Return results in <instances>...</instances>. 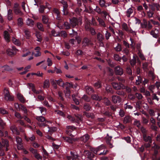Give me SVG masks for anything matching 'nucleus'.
<instances>
[{"mask_svg": "<svg viewBox=\"0 0 160 160\" xmlns=\"http://www.w3.org/2000/svg\"><path fill=\"white\" fill-rule=\"evenodd\" d=\"M4 99L7 101H12L14 100V97L11 95L8 89L5 88L3 91Z\"/></svg>", "mask_w": 160, "mask_h": 160, "instance_id": "f257e3e1", "label": "nucleus"}, {"mask_svg": "<svg viewBox=\"0 0 160 160\" xmlns=\"http://www.w3.org/2000/svg\"><path fill=\"white\" fill-rule=\"evenodd\" d=\"M1 144V145H0V156H2L4 155V153L2 149L3 147H5L6 148V150L7 151L8 150L7 148L9 145L8 142L7 140H2V143Z\"/></svg>", "mask_w": 160, "mask_h": 160, "instance_id": "f03ea898", "label": "nucleus"}, {"mask_svg": "<svg viewBox=\"0 0 160 160\" xmlns=\"http://www.w3.org/2000/svg\"><path fill=\"white\" fill-rule=\"evenodd\" d=\"M69 21L70 25L72 28L75 27L79 24H82V22L80 19H78L75 18L70 19Z\"/></svg>", "mask_w": 160, "mask_h": 160, "instance_id": "7ed1b4c3", "label": "nucleus"}, {"mask_svg": "<svg viewBox=\"0 0 160 160\" xmlns=\"http://www.w3.org/2000/svg\"><path fill=\"white\" fill-rule=\"evenodd\" d=\"M13 9L14 12L16 14L19 15L20 16H22L23 15V12L19 7V4L17 3H14Z\"/></svg>", "mask_w": 160, "mask_h": 160, "instance_id": "20e7f679", "label": "nucleus"}, {"mask_svg": "<svg viewBox=\"0 0 160 160\" xmlns=\"http://www.w3.org/2000/svg\"><path fill=\"white\" fill-rule=\"evenodd\" d=\"M113 88L116 90H120L121 89H124L125 86L121 82L118 83L116 82H113L112 83Z\"/></svg>", "mask_w": 160, "mask_h": 160, "instance_id": "39448f33", "label": "nucleus"}, {"mask_svg": "<svg viewBox=\"0 0 160 160\" xmlns=\"http://www.w3.org/2000/svg\"><path fill=\"white\" fill-rule=\"evenodd\" d=\"M36 119L38 122V124L39 126H46V124L44 122H46V121L44 117L42 116H37L36 117Z\"/></svg>", "mask_w": 160, "mask_h": 160, "instance_id": "423d86ee", "label": "nucleus"}, {"mask_svg": "<svg viewBox=\"0 0 160 160\" xmlns=\"http://www.w3.org/2000/svg\"><path fill=\"white\" fill-rule=\"evenodd\" d=\"M18 50L14 46H12V49L8 48L7 50V53L9 56H12L16 54Z\"/></svg>", "mask_w": 160, "mask_h": 160, "instance_id": "0eeeda50", "label": "nucleus"}, {"mask_svg": "<svg viewBox=\"0 0 160 160\" xmlns=\"http://www.w3.org/2000/svg\"><path fill=\"white\" fill-rule=\"evenodd\" d=\"M159 29L155 28L151 31L150 34L153 37L157 38L159 36Z\"/></svg>", "mask_w": 160, "mask_h": 160, "instance_id": "6e6552de", "label": "nucleus"}, {"mask_svg": "<svg viewBox=\"0 0 160 160\" xmlns=\"http://www.w3.org/2000/svg\"><path fill=\"white\" fill-rule=\"evenodd\" d=\"M92 44V43L90 40L87 38H83L82 43V46H86Z\"/></svg>", "mask_w": 160, "mask_h": 160, "instance_id": "1a4fd4ad", "label": "nucleus"}, {"mask_svg": "<svg viewBox=\"0 0 160 160\" xmlns=\"http://www.w3.org/2000/svg\"><path fill=\"white\" fill-rule=\"evenodd\" d=\"M122 99L119 96L113 95L112 97V101L114 103H119L121 101Z\"/></svg>", "mask_w": 160, "mask_h": 160, "instance_id": "9d476101", "label": "nucleus"}, {"mask_svg": "<svg viewBox=\"0 0 160 160\" xmlns=\"http://www.w3.org/2000/svg\"><path fill=\"white\" fill-rule=\"evenodd\" d=\"M16 141L17 143V148L18 149H23L22 146V139L18 137H17L16 138Z\"/></svg>", "mask_w": 160, "mask_h": 160, "instance_id": "9b49d317", "label": "nucleus"}, {"mask_svg": "<svg viewBox=\"0 0 160 160\" xmlns=\"http://www.w3.org/2000/svg\"><path fill=\"white\" fill-rule=\"evenodd\" d=\"M115 72L116 74L121 75L123 73V69L119 66H117L115 67Z\"/></svg>", "mask_w": 160, "mask_h": 160, "instance_id": "f8f14e48", "label": "nucleus"}, {"mask_svg": "<svg viewBox=\"0 0 160 160\" xmlns=\"http://www.w3.org/2000/svg\"><path fill=\"white\" fill-rule=\"evenodd\" d=\"M71 156H68L67 158L68 160H76V158L78 157V155L75 154L74 152H70Z\"/></svg>", "mask_w": 160, "mask_h": 160, "instance_id": "ddd939ff", "label": "nucleus"}, {"mask_svg": "<svg viewBox=\"0 0 160 160\" xmlns=\"http://www.w3.org/2000/svg\"><path fill=\"white\" fill-rule=\"evenodd\" d=\"M149 6L151 7V9L153 11L155 10L154 7H156L157 11H159L160 9V5L158 3H154L152 5H150Z\"/></svg>", "mask_w": 160, "mask_h": 160, "instance_id": "4468645a", "label": "nucleus"}, {"mask_svg": "<svg viewBox=\"0 0 160 160\" xmlns=\"http://www.w3.org/2000/svg\"><path fill=\"white\" fill-rule=\"evenodd\" d=\"M62 138L65 141L70 143H72L73 141L76 140V139L72 138L69 137H63Z\"/></svg>", "mask_w": 160, "mask_h": 160, "instance_id": "2eb2a0df", "label": "nucleus"}, {"mask_svg": "<svg viewBox=\"0 0 160 160\" xmlns=\"http://www.w3.org/2000/svg\"><path fill=\"white\" fill-rule=\"evenodd\" d=\"M26 23L27 25L30 27H33L34 24V21L29 18H28L27 19Z\"/></svg>", "mask_w": 160, "mask_h": 160, "instance_id": "dca6fc26", "label": "nucleus"}, {"mask_svg": "<svg viewBox=\"0 0 160 160\" xmlns=\"http://www.w3.org/2000/svg\"><path fill=\"white\" fill-rule=\"evenodd\" d=\"M4 37L5 41L8 42L9 41L10 36L8 32L5 31L4 32Z\"/></svg>", "mask_w": 160, "mask_h": 160, "instance_id": "f3484780", "label": "nucleus"}, {"mask_svg": "<svg viewBox=\"0 0 160 160\" xmlns=\"http://www.w3.org/2000/svg\"><path fill=\"white\" fill-rule=\"evenodd\" d=\"M84 153L88 156V160H92L91 159V158L93 157L94 155L93 153L89 152L88 151L85 150L84 151Z\"/></svg>", "mask_w": 160, "mask_h": 160, "instance_id": "a211bd4d", "label": "nucleus"}, {"mask_svg": "<svg viewBox=\"0 0 160 160\" xmlns=\"http://www.w3.org/2000/svg\"><path fill=\"white\" fill-rule=\"evenodd\" d=\"M91 98L93 100L99 101L102 99V97L101 96H98V95L94 94L91 96Z\"/></svg>", "mask_w": 160, "mask_h": 160, "instance_id": "6ab92c4d", "label": "nucleus"}, {"mask_svg": "<svg viewBox=\"0 0 160 160\" xmlns=\"http://www.w3.org/2000/svg\"><path fill=\"white\" fill-rule=\"evenodd\" d=\"M10 129L13 133L17 135L19 134V132L17 130L16 127L15 125H12L10 127Z\"/></svg>", "mask_w": 160, "mask_h": 160, "instance_id": "aec40b11", "label": "nucleus"}, {"mask_svg": "<svg viewBox=\"0 0 160 160\" xmlns=\"http://www.w3.org/2000/svg\"><path fill=\"white\" fill-rule=\"evenodd\" d=\"M57 84L61 87L64 88L65 87V84L64 82L62 80L61 78H60L58 80H56Z\"/></svg>", "mask_w": 160, "mask_h": 160, "instance_id": "412c9836", "label": "nucleus"}, {"mask_svg": "<svg viewBox=\"0 0 160 160\" xmlns=\"http://www.w3.org/2000/svg\"><path fill=\"white\" fill-rule=\"evenodd\" d=\"M85 89L87 93L89 94H92L94 92L92 88L91 87L86 86L85 87Z\"/></svg>", "mask_w": 160, "mask_h": 160, "instance_id": "4be33fe9", "label": "nucleus"}, {"mask_svg": "<svg viewBox=\"0 0 160 160\" xmlns=\"http://www.w3.org/2000/svg\"><path fill=\"white\" fill-rule=\"evenodd\" d=\"M97 39L100 42L102 41L104 39L103 35L100 32H98L97 34Z\"/></svg>", "mask_w": 160, "mask_h": 160, "instance_id": "5701e85b", "label": "nucleus"}, {"mask_svg": "<svg viewBox=\"0 0 160 160\" xmlns=\"http://www.w3.org/2000/svg\"><path fill=\"white\" fill-rule=\"evenodd\" d=\"M40 110L41 113L42 115H45L46 114L47 109L46 108L41 107L38 108Z\"/></svg>", "mask_w": 160, "mask_h": 160, "instance_id": "b1692460", "label": "nucleus"}, {"mask_svg": "<svg viewBox=\"0 0 160 160\" xmlns=\"http://www.w3.org/2000/svg\"><path fill=\"white\" fill-rule=\"evenodd\" d=\"M133 12V10L131 8H129L128 9L126 12V15L129 18L130 17L131 15Z\"/></svg>", "mask_w": 160, "mask_h": 160, "instance_id": "393cba45", "label": "nucleus"}, {"mask_svg": "<svg viewBox=\"0 0 160 160\" xmlns=\"http://www.w3.org/2000/svg\"><path fill=\"white\" fill-rule=\"evenodd\" d=\"M18 99L22 103H23L25 101V99L23 95L20 93H18L17 95Z\"/></svg>", "mask_w": 160, "mask_h": 160, "instance_id": "a878e982", "label": "nucleus"}, {"mask_svg": "<svg viewBox=\"0 0 160 160\" xmlns=\"http://www.w3.org/2000/svg\"><path fill=\"white\" fill-rule=\"evenodd\" d=\"M89 139V136L88 134H86L81 138V140L84 142H86Z\"/></svg>", "mask_w": 160, "mask_h": 160, "instance_id": "bb28decb", "label": "nucleus"}, {"mask_svg": "<svg viewBox=\"0 0 160 160\" xmlns=\"http://www.w3.org/2000/svg\"><path fill=\"white\" fill-rule=\"evenodd\" d=\"M50 86L49 80V79H47L45 80L43 83V87L44 88H48Z\"/></svg>", "mask_w": 160, "mask_h": 160, "instance_id": "cd10ccee", "label": "nucleus"}, {"mask_svg": "<svg viewBox=\"0 0 160 160\" xmlns=\"http://www.w3.org/2000/svg\"><path fill=\"white\" fill-rule=\"evenodd\" d=\"M83 115H85L88 118H94V115L92 113H89L84 112Z\"/></svg>", "mask_w": 160, "mask_h": 160, "instance_id": "c85d7f7f", "label": "nucleus"}, {"mask_svg": "<svg viewBox=\"0 0 160 160\" xmlns=\"http://www.w3.org/2000/svg\"><path fill=\"white\" fill-rule=\"evenodd\" d=\"M131 121V119L130 116H126L124 118L123 122L125 123H127L130 122Z\"/></svg>", "mask_w": 160, "mask_h": 160, "instance_id": "c756f323", "label": "nucleus"}, {"mask_svg": "<svg viewBox=\"0 0 160 160\" xmlns=\"http://www.w3.org/2000/svg\"><path fill=\"white\" fill-rule=\"evenodd\" d=\"M143 138L145 142H151V138L149 136H147L146 135H143Z\"/></svg>", "mask_w": 160, "mask_h": 160, "instance_id": "7c9ffc66", "label": "nucleus"}, {"mask_svg": "<svg viewBox=\"0 0 160 160\" xmlns=\"http://www.w3.org/2000/svg\"><path fill=\"white\" fill-rule=\"evenodd\" d=\"M12 42L15 45L17 46H19L20 45L21 43L19 40L17 39L14 38H12Z\"/></svg>", "mask_w": 160, "mask_h": 160, "instance_id": "2f4dec72", "label": "nucleus"}, {"mask_svg": "<svg viewBox=\"0 0 160 160\" xmlns=\"http://www.w3.org/2000/svg\"><path fill=\"white\" fill-rule=\"evenodd\" d=\"M65 86H66V88L67 90L69 89V88H74L73 85L72 84V83L66 82L64 83Z\"/></svg>", "mask_w": 160, "mask_h": 160, "instance_id": "473e14b6", "label": "nucleus"}, {"mask_svg": "<svg viewBox=\"0 0 160 160\" xmlns=\"http://www.w3.org/2000/svg\"><path fill=\"white\" fill-rule=\"evenodd\" d=\"M1 69L2 72L5 71H9L11 69L10 67L8 66H3L1 68Z\"/></svg>", "mask_w": 160, "mask_h": 160, "instance_id": "72a5a7b5", "label": "nucleus"}, {"mask_svg": "<svg viewBox=\"0 0 160 160\" xmlns=\"http://www.w3.org/2000/svg\"><path fill=\"white\" fill-rule=\"evenodd\" d=\"M94 86L97 88H101L102 87L101 82L100 81H98L94 84Z\"/></svg>", "mask_w": 160, "mask_h": 160, "instance_id": "f704fd0d", "label": "nucleus"}, {"mask_svg": "<svg viewBox=\"0 0 160 160\" xmlns=\"http://www.w3.org/2000/svg\"><path fill=\"white\" fill-rule=\"evenodd\" d=\"M36 36L37 39V41L40 42L42 40V38L40 33L39 32H36Z\"/></svg>", "mask_w": 160, "mask_h": 160, "instance_id": "c9c22d12", "label": "nucleus"}, {"mask_svg": "<svg viewBox=\"0 0 160 160\" xmlns=\"http://www.w3.org/2000/svg\"><path fill=\"white\" fill-rule=\"evenodd\" d=\"M42 21L43 23L47 24L48 21V16L46 15H43L42 16Z\"/></svg>", "mask_w": 160, "mask_h": 160, "instance_id": "e433bc0d", "label": "nucleus"}, {"mask_svg": "<svg viewBox=\"0 0 160 160\" xmlns=\"http://www.w3.org/2000/svg\"><path fill=\"white\" fill-rule=\"evenodd\" d=\"M97 20L99 22V24L101 26H102L103 27H105V24L104 22L102 19L98 18L97 19Z\"/></svg>", "mask_w": 160, "mask_h": 160, "instance_id": "4c0bfd02", "label": "nucleus"}, {"mask_svg": "<svg viewBox=\"0 0 160 160\" xmlns=\"http://www.w3.org/2000/svg\"><path fill=\"white\" fill-rule=\"evenodd\" d=\"M49 129L48 130V132L50 134H51L53 132L56 131L57 130V128L55 127H48Z\"/></svg>", "mask_w": 160, "mask_h": 160, "instance_id": "58836bf2", "label": "nucleus"}, {"mask_svg": "<svg viewBox=\"0 0 160 160\" xmlns=\"http://www.w3.org/2000/svg\"><path fill=\"white\" fill-rule=\"evenodd\" d=\"M122 29L125 30L127 32H128L129 31L128 27V26L127 24L126 23H123L122 25Z\"/></svg>", "mask_w": 160, "mask_h": 160, "instance_id": "ea45409f", "label": "nucleus"}, {"mask_svg": "<svg viewBox=\"0 0 160 160\" xmlns=\"http://www.w3.org/2000/svg\"><path fill=\"white\" fill-rule=\"evenodd\" d=\"M154 13L153 11H151V10H149L147 12V15L149 18L153 17Z\"/></svg>", "mask_w": 160, "mask_h": 160, "instance_id": "a19ab883", "label": "nucleus"}, {"mask_svg": "<svg viewBox=\"0 0 160 160\" xmlns=\"http://www.w3.org/2000/svg\"><path fill=\"white\" fill-rule=\"evenodd\" d=\"M71 25L68 22H64L63 24V26L66 29H68L70 28Z\"/></svg>", "mask_w": 160, "mask_h": 160, "instance_id": "79ce46f5", "label": "nucleus"}, {"mask_svg": "<svg viewBox=\"0 0 160 160\" xmlns=\"http://www.w3.org/2000/svg\"><path fill=\"white\" fill-rule=\"evenodd\" d=\"M37 27L39 30L42 31H44V29L41 23L38 22L37 23Z\"/></svg>", "mask_w": 160, "mask_h": 160, "instance_id": "37998d69", "label": "nucleus"}, {"mask_svg": "<svg viewBox=\"0 0 160 160\" xmlns=\"http://www.w3.org/2000/svg\"><path fill=\"white\" fill-rule=\"evenodd\" d=\"M59 36L63 37L64 38H65L67 37V34L65 31H61L59 33Z\"/></svg>", "mask_w": 160, "mask_h": 160, "instance_id": "c03bdc74", "label": "nucleus"}, {"mask_svg": "<svg viewBox=\"0 0 160 160\" xmlns=\"http://www.w3.org/2000/svg\"><path fill=\"white\" fill-rule=\"evenodd\" d=\"M150 21L153 23L154 25H156V27H159L160 26V24L158 21H156L153 20V19H151Z\"/></svg>", "mask_w": 160, "mask_h": 160, "instance_id": "a18cd8bd", "label": "nucleus"}, {"mask_svg": "<svg viewBox=\"0 0 160 160\" xmlns=\"http://www.w3.org/2000/svg\"><path fill=\"white\" fill-rule=\"evenodd\" d=\"M114 49L116 51H120L122 50L121 45L118 43L117 46L114 48Z\"/></svg>", "mask_w": 160, "mask_h": 160, "instance_id": "49530a36", "label": "nucleus"}, {"mask_svg": "<svg viewBox=\"0 0 160 160\" xmlns=\"http://www.w3.org/2000/svg\"><path fill=\"white\" fill-rule=\"evenodd\" d=\"M83 107L84 109L87 111L90 110L91 108L90 106L87 103H85L84 104Z\"/></svg>", "mask_w": 160, "mask_h": 160, "instance_id": "de8ad7c7", "label": "nucleus"}, {"mask_svg": "<svg viewBox=\"0 0 160 160\" xmlns=\"http://www.w3.org/2000/svg\"><path fill=\"white\" fill-rule=\"evenodd\" d=\"M61 3L63 5V8H64V10H65L66 8H67L68 6L66 2L62 0L61 1Z\"/></svg>", "mask_w": 160, "mask_h": 160, "instance_id": "09e8293b", "label": "nucleus"}, {"mask_svg": "<svg viewBox=\"0 0 160 160\" xmlns=\"http://www.w3.org/2000/svg\"><path fill=\"white\" fill-rule=\"evenodd\" d=\"M143 23L141 24V25L142 28H147L148 22L145 19H144L143 20Z\"/></svg>", "mask_w": 160, "mask_h": 160, "instance_id": "8fccbe9b", "label": "nucleus"}, {"mask_svg": "<svg viewBox=\"0 0 160 160\" xmlns=\"http://www.w3.org/2000/svg\"><path fill=\"white\" fill-rule=\"evenodd\" d=\"M89 31L92 35H95L96 34L95 30L92 28H90L89 29Z\"/></svg>", "mask_w": 160, "mask_h": 160, "instance_id": "3c124183", "label": "nucleus"}, {"mask_svg": "<svg viewBox=\"0 0 160 160\" xmlns=\"http://www.w3.org/2000/svg\"><path fill=\"white\" fill-rule=\"evenodd\" d=\"M23 24V20L22 18H19L18 20V26H21Z\"/></svg>", "mask_w": 160, "mask_h": 160, "instance_id": "603ef678", "label": "nucleus"}, {"mask_svg": "<svg viewBox=\"0 0 160 160\" xmlns=\"http://www.w3.org/2000/svg\"><path fill=\"white\" fill-rule=\"evenodd\" d=\"M136 62V59L134 56H133V58L130 61L131 65L132 66H134Z\"/></svg>", "mask_w": 160, "mask_h": 160, "instance_id": "864d4df0", "label": "nucleus"}, {"mask_svg": "<svg viewBox=\"0 0 160 160\" xmlns=\"http://www.w3.org/2000/svg\"><path fill=\"white\" fill-rule=\"evenodd\" d=\"M24 32L27 38H28L30 36V32L28 29H25Z\"/></svg>", "mask_w": 160, "mask_h": 160, "instance_id": "5fc2aeb1", "label": "nucleus"}, {"mask_svg": "<svg viewBox=\"0 0 160 160\" xmlns=\"http://www.w3.org/2000/svg\"><path fill=\"white\" fill-rule=\"evenodd\" d=\"M142 78L140 76L138 77V79L136 80V83L137 85L140 84L142 82Z\"/></svg>", "mask_w": 160, "mask_h": 160, "instance_id": "6e6d98bb", "label": "nucleus"}, {"mask_svg": "<svg viewBox=\"0 0 160 160\" xmlns=\"http://www.w3.org/2000/svg\"><path fill=\"white\" fill-rule=\"evenodd\" d=\"M14 116L18 119H21L23 118V117L21 116L20 114L17 112H15Z\"/></svg>", "mask_w": 160, "mask_h": 160, "instance_id": "4d7b16f0", "label": "nucleus"}, {"mask_svg": "<svg viewBox=\"0 0 160 160\" xmlns=\"http://www.w3.org/2000/svg\"><path fill=\"white\" fill-rule=\"evenodd\" d=\"M150 20L148 21L147 29L148 30H150L152 28V25L151 23Z\"/></svg>", "mask_w": 160, "mask_h": 160, "instance_id": "13d9d810", "label": "nucleus"}, {"mask_svg": "<svg viewBox=\"0 0 160 160\" xmlns=\"http://www.w3.org/2000/svg\"><path fill=\"white\" fill-rule=\"evenodd\" d=\"M114 58L116 61H120L121 59V58L117 54H115L113 56Z\"/></svg>", "mask_w": 160, "mask_h": 160, "instance_id": "bf43d9fd", "label": "nucleus"}, {"mask_svg": "<svg viewBox=\"0 0 160 160\" xmlns=\"http://www.w3.org/2000/svg\"><path fill=\"white\" fill-rule=\"evenodd\" d=\"M0 113L3 114H8V112L4 109L2 108H0Z\"/></svg>", "mask_w": 160, "mask_h": 160, "instance_id": "052dcab7", "label": "nucleus"}, {"mask_svg": "<svg viewBox=\"0 0 160 160\" xmlns=\"http://www.w3.org/2000/svg\"><path fill=\"white\" fill-rule=\"evenodd\" d=\"M52 34L53 36L55 37H57L59 36V32H56L54 30H53L51 31Z\"/></svg>", "mask_w": 160, "mask_h": 160, "instance_id": "680f3d73", "label": "nucleus"}, {"mask_svg": "<svg viewBox=\"0 0 160 160\" xmlns=\"http://www.w3.org/2000/svg\"><path fill=\"white\" fill-rule=\"evenodd\" d=\"M111 36V34L108 31H107L105 33V37L107 40H108L109 37Z\"/></svg>", "mask_w": 160, "mask_h": 160, "instance_id": "e2e57ef3", "label": "nucleus"}, {"mask_svg": "<svg viewBox=\"0 0 160 160\" xmlns=\"http://www.w3.org/2000/svg\"><path fill=\"white\" fill-rule=\"evenodd\" d=\"M20 109L23 111L25 114H26L27 113V110L26 108L23 105H21Z\"/></svg>", "mask_w": 160, "mask_h": 160, "instance_id": "0e129e2a", "label": "nucleus"}, {"mask_svg": "<svg viewBox=\"0 0 160 160\" xmlns=\"http://www.w3.org/2000/svg\"><path fill=\"white\" fill-rule=\"evenodd\" d=\"M25 138L27 141H29L30 140L31 141H34L35 139V137L33 135H32L30 138H27L25 136Z\"/></svg>", "mask_w": 160, "mask_h": 160, "instance_id": "69168bd1", "label": "nucleus"}, {"mask_svg": "<svg viewBox=\"0 0 160 160\" xmlns=\"http://www.w3.org/2000/svg\"><path fill=\"white\" fill-rule=\"evenodd\" d=\"M72 97L73 98V101L76 104L78 105L79 103V101L75 98V95H72Z\"/></svg>", "mask_w": 160, "mask_h": 160, "instance_id": "338daca9", "label": "nucleus"}, {"mask_svg": "<svg viewBox=\"0 0 160 160\" xmlns=\"http://www.w3.org/2000/svg\"><path fill=\"white\" fill-rule=\"evenodd\" d=\"M104 103L107 106L109 105L110 104L111 102L107 98H104Z\"/></svg>", "mask_w": 160, "mask_h": 160, "instance_id": "774afa93", "label": "nucleus"}]
</instances>
